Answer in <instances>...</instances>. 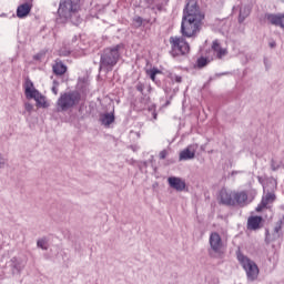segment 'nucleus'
Returning a JSON list of instances; mask_svg holds the SVG:
<instances>
[{
    "label": "nucleus",
    "instance_id": "nucleus-1",
    "mask_svg": "<svg viewBox=\"0 0 284 284\" xmlns=\"http://www.w3.org/2000/svg\"><path fill=\"white\" fill-rule=\"evenodd\" d=\"M204 19L205 16L201 13V10H199L196 2H189L184 9L182 18V36L187 37L189 39L196 37V34L201 32V26L203 24Z\"/></svg>",
    "mask_w": 284,
    "mask_h": 284
},
{
    "label": "nucleus",
    "instance_id": "nucleus-2",
    "mask_svg": "<svg viewBox=\"0 0 284 284\" xmlns=\"http://www.w3.org/2000/svg\"><path fill=\"white\" fill-rule=\"evenodd\" d=\"M81 6L79 0H61L58 9V14L65 21H72V23H79V10Z\"/></svg>",
    "mask_w": 284,
    "mask_h": 284
},
{
    "label": "nucleus",
    "instance_id": "nucleus-3",
    "mask_svg": "<svg viewBox=\"0 0 284 284\" xmlns=\"http://www.w3.org/2000/svg\"><path fill=\"white\" fill-rule=\"evenodd\" d=\"M122 48V44H116L113 48L104 49L100 58V70L112 72L114 65H116V63H119V59H121V53L119 51Z\"/></svg>",
    "mask_w": 284,
    "mask_h": 284
},
{
    "label": "nucleus",
    "instance_id": "nucleus-4",
    "mask_svg": "<svg viewBox=\"0 0 284 284\" xmlns=\"http://www.w3.org/2000/svg\"><path fill=\"white\" fill-rule=\"evenodd\" d=\"M237 261L240 265L243 267L244 272H246V278L250 283H254L258 278L260 270L258 265H256L255 261H252L247 255L242 253H237Z\"/></svg>",
    "mask_w": 284,
    "mask_h": 284
},
{
    "label": "nucleus",
    "instance_id": "nucleus-5",
    "mask_svg": "<svg viewBox=\"0 0 284 284\" xmlns=\"http://www.w3.org/2000/svg\"><path fill=\"white\" fill-rule=\"evenodd\" d=\"M209 256L211 258H223L225 256V244L217 232H212L209 239Z\"/></svg>",
    "mask_w": 284,
    "mask_h": 284
},
{
    "label": "nucleus",
    "instance_id": "nucleus-6",
    "mask_svg": "<svg viewBox=\"0 0 284 284\" xmlns=\"http://www.w3.org/2000/svg\"><path fill=\"white\" fill-rule=\"evenodd\" d=\"M79 103H81V93L79 91H70L60 95L57 105L61 112H65L70 108L79 105Z\"/></svg>",
    "mask_w": 284,
    "mask_h": 284
},
{
    "label": "nucleus",
    "instance_id": "nucleus-7",
    "mask_svg": "<svg viewBox=\"0 0 284 284\" xmlns=\"http://www.w3.org/2000/svg\"><path fill=\"white\" fill-rule=\"evenodd\" d=\"M170 43L173 57H180V54H187L190 52V44L183 37H171Z\"/></svg>",
    "mask_w": 284,
    "mask_h": 284
},
{
    "label": "nucleus",
    "instance_id": "nucleus-8",
    "mask_svg": "<svg viewBox=\"0 0 284 284\" xmlns=\"http://www.w3.org/2000/svg\"><path fill=\"white\" fill-rule=\"evenodd\" d=\"M252 203V199L250 200V195L247 191H233V207H245V205H250Z\"/></svg>",
    "mask_w": 284,
    "mask_h": 284
},
{
    "label": "nucleus",
    "instance_id": "nucleus-9",
    "mask_svg": "<svg viewBox=\"0 0 284 284\" xmlns=\"http://www.w3.org/2000/svg\"><path fill=\"white\" fill-rule=\"evenodd\" d=\"M217 201L221 205H227L233 207L234 205V191H230L227 189H222L219 192Z\"/></svg>",
    "mask_w": 284,
    "mask_h": 284
},
{
    "label": "nucleus",
    "instance_id": "nucleus-10",
    "mask_svg": "<svg viewBox=\"0 0 284 284\" xmlns=\"http://www.w3.org/2000/svg\"><path fill=\"white\" fill-rule=\"evenodd\" d=\"M266 21L271 23V26H275L276 28H284V14L283 13H266Z\"/></svg>",
    "mask_w": 284,
    "mask_h": 284
},
{
    "label": "nucleus",
    "instance_id": "nucleus-11",
    "mask_svg": "<svg viewBox=\"0 0 284 284\" xmlns=\"http://www.w3.org/2000/svg\"><path fill=\"white\" fill-rule=\"evenodd\" d=\"M199 149V145L191 144L186 149H184L182 152H180V161H190L196 156V150Z\"/></svg>",
    "mask_w": 284,
    "mask_h": 284
},
{
    "label": "nucleus",
    "instance_id": "nucleus-12",
    "mask_svg": "<svg viewBox=\"0 0 284 284\" xmlns=\"http://www.w3.org/2000/svg\"><path fill=\"white\" fill-rule=\"evenodd\" d=\"M170 187L176 190V192H183L185 190V182L181 178L171 176L168 179Z\"/></svg>",
    "mask_w": 284,
    "mask_h": 284
},
{
    "label": "nucleus",
    "instance_id": "nucleus-13",
    "mask_svg": "<svg viewBox=\"0 0 284 284\" xmlns=\"http://www.w3.org/2000/svg\"><path fill=\"white\" fill-rule=\"evenodd\" d=\"M32 1H29L20 4L17 9V17L18 19H24V17H28V14H30V11L32 10Z\"/></svg>",
    "mask_w": 284,
    "mask_h": 284
},
{
    "label": "nucleus",
    "instance_id": "nucleus-14",
    "mask_svg": "<svg viewBox=\"0 0 284 284\" xmlns=\"http://www.w3.org/2000/svg\"><path fill=\"white\" fill-rule=\"evenodd\" d=\"M211 48L213 50V54L217 59H223V57H227V49L221 47V43L219 42V40L213 41Z\"/></svg>",
    "mask_w": 284,
    "mask_h": 284
},
{
    "label": "nucleus",
    "instance_id": "nucleus-15",
    "mask_svg": "<svg viewBox=\"0 0 284 284\" xmlns=\"http://www.w3.org/2000/svg\"><path fill=\"white\" fill-rule=\"evenodd\" d=\"M28 99H34L38 108H48L45 97L41 95L39 91H33V94L29 95Z\"/></svg>",
    "mask_w": 284,
    "mask_h": 284
},
{
    "label": "nucleus",
    "instance_id": "nucleus-16",
    "mask_svg": "<svg viewBox=\"0 0 284 284\" xmlns=\"http://www.w3.org/2000/svg\"><path fill=\"white\" fill-rule=\"evenodd\" d=\"M263 217L261 216H252L247 221V229L248 230H258L261 227V223Z\"/></svg>",
    "mask_w": 284,
    "mask_h": 284
},
{
    "label": "nucleus",
    "instance_id": "nucleus-17",
    "mask_svg": "<svg viewBox=\"0 0 284 284\" xmlns=\"http://www.w3.org/2000/svg\"><path fill=\"white\" fill-rule=\"evenodd\" d=\"M53 72L58 75H63L64 72H68V67L63 64L61 61H55V64L53 65Z\"/></svg>",
    "mask_w": 284,
    "mask_h": 284
},
{
    "label": "nucleus",
    "instance_id": "nucleus-18",
    "mask_svg": "<svg viewBox=\"0 0 284 284\" xmlns=\"http://www.w3.org/2000/svg\"><path fill=\"white\" fill-rule=\"evenodd\" d=\"M100 121L102 125H105V128L112 125V122L114 121V113H105L101 115Z\"/></svg>",
    "mask_w": 284,
    "mask_h": 284
},
{
    "label": "nucleus",
    "instance_id": "nucleus-19",
    "mask_svg": "<svg viewBox=\"0 0 284 284\" xmlns=\"http://www.w3.org/2000/svg\"><path fill=\"white\" fill-rule=\"evenodd\" d=\"M251 12H252V9L248 6L241 7L240 8L239 22L243 23V21H245V18L250 17Z\"/></svg>",
    "mask_w": 284,
    "mask_h": 284
},
{
    "label": "nucleus",
    "instance_id": "nucleus-20",
    "mask_svg": "<svg viewBox=\"0 0 284 284\" xmlns=\"http://www.w3.org/2000/svg\"><path fill=\"white\" fill-rule=\"evenodd\" d=\"M24 92H26L27 99H29V97H31V94H34V92H38V90L34 89V83H32V81H30V80L26 81Z\"/></svg>",
    "mask_w": 284,
    "mask_h": 284
},
{
    "label": "nucleus",
    "instance_id": "nucleus-21",
    "mask_svg": "<svg viewBox=\"0 0 284 284\" xmlns=\"http://www.w3.org/2000/svg\"><path fill=\"white\" fill-rule=\"evenodd\" d=\"M276 201V194L274 192L267 191L266 194L262 197L263 205H270Z\"/></svg>",
    "mask_w": 284,
    "mask_h": 284
},
{
    "label": "nucleus",
    "instance_id": "nucleus-22",
    "mask_svg": "<svg viewBox=\"0 0 284 284\" xmlns=\"http://www.w3.org/2000/svg\"><path fill=\"white\" fill-rule=\"evenodd\" d=\"M12 274H21L23 272V266L21 265V262L17 261L16 257L12 260Z\"/></svg>",
    "mask_w": 284,
    "mask_h": 284
},
{
    "label": "nucleus",
    "instance_id": "nucleus-23",
    "mask_svg": "<svg viewBox=\"0 0 284 284\" xmlns=\"http://www.w3.org/2000/svg\"><path fill=\"white\" fill-rule=\"evenodd\" d=\"M148 74L152 81H156V74H161V70L153 68L150 71H148Z\"/></svg>",
    "mask_w": 284,
    "mask_h": 284
},
{
    "label": "nucleus",
    "instance_id": "nucleus-24",
    "mask_svg": "<svg viewBox=\"0 0 284 284\" xmlns=\"http://www.w3.org/2000/svg\"><path fill=\"white\" fill-rule=\"evenodd\" d=\"M37 245L40 250H48V240L45 237L40 239L37 241Z\"/></svg>",
    "mask_w": 284,
    "mask_h": 284
},
{
    "label": "nucleus",
    "instance_id": "nucleus-25",
    "mask_svg": "<svg viewBox=\"0 0 284 284\" xmlns=\"http://www.w3.org/2000/svg\"><path fill=\"white\" fill-rule=\"evenodd\" d=\"M197 65L200 68H205V65H207V59H205V58L197 59Z\"/></svg>",
    "mask_w": 284,
    "mask_h": 284
},
{
    "label": "nucleus",
    "instance_id": "nucleus-26",
    "mask_svg": "<svg viewBox=\"0 0 284 284\" xmlns=\"http://www.w3.org/2000/svg\"><path fill=\"white\" fill-rule=\"evenodd\" d=\"M8 165V160L0 154V170Z\"/></svg>",
    "mask_w": 284,
    "mask_h": 284
},
{
    "label": "nucleus",
    "instance_id": "nucleus-27",
    "mask_svg": "<svg viewBox=\"0 0 284 284\" xmlns=\"http://www.w3.org/2000/svg\"><path fill=\"white\" fill-rule=\"evenodd\" d=\"M134 23L136 28H141V26H143V19L141 17H138L134 19Z\"/></svg>",
    "mask_w": 284,
    "mask_h": 284
},
{
    "label": "nucleus",
    "instance_id": "nucleus-28",
    "mask_svg": "<svg viewBox=\"0 0 284 284\" xmlns=\"http://www.w3.org/2000/svg\"><path fill=\"white\" fill-rule=\"evenodd\" d=\"M135 90H138V92H141L143 93V91L145 90V85L141 82H139L136 85H135Z\"/></svg>",
    "mask_w": 284,
    "mask_h": 284
},
{
    "label": "nucleus",
    "instance_id": "nucleus-29",
    "mask_svg": "<svg viewBox=\"0 0 284 284\" xmlns=\"http://www.w3.org/2000/svg\"><path fill=\"white\" fill-rule=\"evenodd\" d=\"M24 110H27V112H32V110H34V106L31 103L27 102L24 104Z\"/></svg>",
    "mask_w": 284,
    "mask_h": 284
},
{
    "label": "nucleus",
    "instance_id": "nucleus-30",
    "mask_svg": "<svg viewBox=\"0 0 284 284\" xmlns=\"http://www.w3.org/2000/svg\"><path fill=\"white\" fill-rule=\"evenodd\" d=\"M264 207H267V205H263V201L257 205L256 212H263Z\"/></svg>",
    "mask_w": 284,
    "mask_h": 284
},
{
    "label": "nucleus",
    "instance_id": "nucleus-31",
    "mask_svg": "<svg viewBox=\"0 0 284 284\" xmlns=\"http://www.w3.org/2000/svg\"><path fill=\"white\" fill-rule=\"evenodd\" d=\"M168 158V150H163L160 152V159H166Z\"/></svg>",
    "mask_w": 284,
    "mask_h": 284
},
{
    "label": "nucleus",
    "instance_id": "nucleus-32",
    "mask_svg": "<svg viewBox=\"0 0 284 284\" xmlns=\"http://www.w3.org/2000/svg\"><path fill=\"white\" fill-rule=\"evenodd\" d=\"M270 185H272L273 190H276V181L275 180H271L268 182Z\"/></svg>",
    "mask_w": 284,
    "mask_h": 284
},
{
    "label": "nucleus",
    "instance_id": "nucleus-33",
    "mask_svg": "<svg viewBox=\"0 0 284 284\" xmlns=\"http://www.w3.org/2000/svg\"><path fill=\"white\" fill-rule=\"evenodd\" d=\"M268 45H270V48H276V41H271L270 43H268Z\"/></svg>",
    "mask_w": 284,
    "mask_h": 284
},
{
    "label": "nucleus",
    "instance_id": "nucleus-34",
    "mask_svg": "<svg viewBox=\"0 0 284 284\" xmlns=\"http://www.w3.org/2000/svg\"><path fill=\"white\" fill-rule=\"evenodd\" d=\"M175 81H176V83H181V81H183V79L181 77L176 75Z\"/></svg>",
    "mask_w": 284,
    "mask_h": 284
},
{
    "label": "nucleus",
    "instance_id": "nucleus-35",
    "mask_svg": "<svg viewBox=\"0 0 284 284\" xmlns=\"http://www.w3.org/2000/svg\"><path fill=\"white\" fill-rule=\"evenodd\" d=\"M52 92L54 93V94H59V91L57 90V88H52Z\"/></svg>",
    "mask_w": 284,
    "mask_h": 284
},
{
    "label": "nucleus",
    "instance_id": "nucleus-36",
    "mask_svg": "<svg viewBox=\"0 0 284 284\" xmlns=\"http://www.w3.org/2000/svg\"><path fill=\"white\" fill-rule=\"evenodd\" d=\"M156 116L158 114L155 112H153V119L156 121Z\"/></svg>",
    "mask_w": 284,
    "mask_h": 284
},
{
    "label": "nucleus",
    "instance_id": "nucleus-37",
    "mask_svg": "<svg viewBox=\"0 0 284 284\" xmlns=\"http://www.w3.org/2000/svg\"><path fill=\"white\" fill-rule=\"evenodd\" d=\"M272 170H273L274 172H276V166L272 165Z\"/></svg>",
    "mask_w": 284,
    "mask_h": 284
},
{
    "label": "nucleus",
    "instance_id": "nucleus-38",
    "mask_svg": "<svg viewBox=\"0 0 284 284\" xmlns=\"http://www.w3.org/2000/svg\"><path fill=\"white\" fill-rule=\"evenodd\" d=\"M29 1H32V0H29Z\"/></svg>",
    "mask_w": 284,
    "mask_h": 284
}]
</instances>
